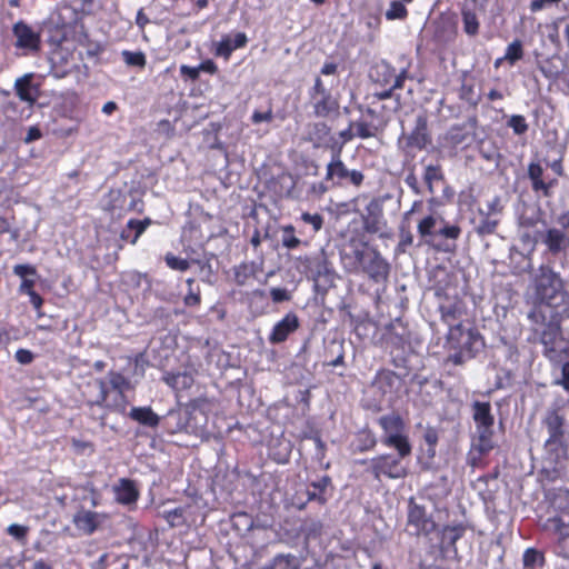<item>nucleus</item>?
I'll return each mask as SVG.
<instances>
[{
  "label": "nucleus",
  "mask_w": 569,
  "mask_h": 569,
  "mask_svg": "<svg viewBox=\"0 0 569 569\" xmlns=\"http://www.w3.org/2000/svg\"><path fill=\"white\" fill-rule=\"evenodd\" d=\"M535 306L528 313L530 321H542L543 316L569 319V291L566 280L548 263L539 266L533 278Z\"/></svg>",
  "instance_id": "f257e3e1"
},
{
  "label": "nucleus",
  "mask_w": 569,
  "mask_h": 569,
  "mask_svg": "<svg viewBox=\"0 0 569 569\" xmlns=\"http://www.w3.org/2000/svg\"><path fill=\"white\" fill-rule=\"evenodd\" d=\"M562 320L543 316L542 321H531L535 340L542 345V355L553 363H561L569 359V340L563 337Z\"/></svg>",
  "instance_id": "f03ea898"
},
{
  "label": "nucleus",
  "mask_w": 569,
  "mask_h": 569,
  "mask_svg": "<svg viewBox=\"0 0 569 569\" xmlns=\"http://www.w3.org/2000/svg\"><path fill=\"white\" fill-rule=\"evenodd\" d=\"M128 365L132 370L130 377L117 371L108 372L109 383L111 388L117 391V396L110 403H107V409L119 413H124L127 409L124 392L134 389L137 383L143 378L148 361L143 353H138L133 359H129Z\"/></svg>",
  "instance_id": "7ed1b4c3"
},
{
  "label": "nucleus",
  "mask_w": 569,
  "mask_h": 569,
  "mask_svg": "<svg viewBox=\"0 0 569 569\" xmlns=\"http://www.w3.org/2000/svg\"><path fill=\"white\" fill-rule=\"evenodd\" d=\"M472 419L476 427V436L472 440V450L479 456L488 455L495 447L493 440L495 417L491 405L488 401L476 400L471 403Z\"/></svg>",
  "instance_id": "20e7f679"
},
{
  "label": "nucleus",
  "mask_w": 569,
  "mask_h": 569,
  "mask_svg": "<svg viewBox=\"0 0 569 569\" xmlns=\"http://www.w3.org/2000/svg\"><path fill=\"white\" fill-rule=\"evenodd\" d=\"M448 343L451 348L456 349L449 356V361L456 366H460L467 360L475 358L485 347L483 338L478 330L465 329L461 325L450 329Z\"/></svg>",
  "instance_id": "39448f33"
},
{
  "label": "nucleus",
  "mask_w": 569,
  "mask_h": 569,
  "mask_svg": "<svg viewBox=\"0 0 569 569\" xmlns=\"http://www.w3.org/2000/svg\"><path fill=\"white\" fill-rule=\"evenodd\" d=\"M478 120L476 117H469L462 123H455L439 137V146L448 150L450 156H456L458 151L469 148L476 139V129Z\"/></svg>",
  "instance_id": "423d86ee"
},
{
  "label": "nucleus",
  "mask_w": 569,
  "mask_h": 569,
  "mask_svg": "<svg viewBox=\"0 0 569 569\" xmlns=\"http://www.w3.org/2000/svg\"><path fill=\"white\" fill-rule=\"evenodd\" d=\"M326 182H330L331 187H355L360 188L365 180L362 171L349 169L341 159V146L332 152L330 161L326 167Z\"/></svg>",
  "instance_id": "0eeeda50"
},
{
  "label": "nucleus",
  "mask_w": 569,
  "mask_h": 569,
  "mask_svg": "<svg viewBox=\"0 0 569 569\" xmlns=\"http://www.w3.org/2000/svg\"><path fill=\"white\" fill-rule=\"evenodd\" d=\"M547 429L548 438L545 441V448L549 451H557L565 446V415L561 412L560 405L550 406L541 420Z\"/></svg>",
  "instance_id": "6e6552de"
},
{
  "label": "nucleus",
  "mask_w": 569,
  "mask_h": 569,
  "mask_svg": "<svg viewBox=\"0 0 569 569\" xmlns=\"http://www.w3.org/2000/svg\"><path fill=\"white\" fill-rule=\"evenodd\" d=\"M431 134L428 128V117L419 113L416 117L415 127L410 133H402L398 140L405 153L410 154L413 150H425L431 143Z\"/></svg>",
  "instance_id": "1a4fd4ad"
},
{
  "label": "nucleus",
  "mask_w": 569,
  "mask_h": 569,
  "mask_svg": "<svg viewBox=\"0 0 569 569\" xmlns=\"http://www.w3.org/2000/svg\"><path fill=\"white\" fill-rule=\"evenodd\" d=\"M308 262L316 291L325 295L328 289L335 284L336 272L332 264L329 262L323 250L319 254L308 259Z\"/></svg>",
  "instance_id": "9d476101"
},
{
  "label": "nucleus",
  "mask_w": 569,
  "mask_h": 569,
  "mask_svg": "<svg viewBox=\"0 0 569 569\" xmlns=\"http://www.w3.org/2000/svg\"><path fill=\"white\" fill-rule=\"evenodd\" d=\"M401 460L395 455H380L370 459V468L367 471L371 472L376 480H380L382 476L389 479H401L407 476V469Z\"/></svg>",
  "instance_id": "9b49d317"
},
{
  "label": "nucleus",
  "mask_w": 569,
  "mask_h": 569,
  "mask_svg": "<svg viewBox=\"0 0 569 569\" xmlns=\"http://www.w3.org/2000/svg\"><path fill=\"white\" fill-rule=\"evenodd\" d=\"M407 526L413 529L411 533L415 536L428 537L437 529L432 517L427 513L423 506L416 503L413 498L409 500Z\"/></svg>",
  "instance_id": "f8f14e48"
},
{
  "label": "nucleus",
  "mask_w": 569,
  "mask_h": 569,
  "mask_svg": "<svg viewBox=\"0 0 569 569\" xmlns=\"http://www.w3.org/2000/svg\"><path fill=\"white\" fill-rule=\"evenodd\" d=\"M390 268V263L382 257L377 248L369 249V257L360 266V270L375 283L387 282Z\"/></svg>",
  "instance_id": "ddd939ff"
},
{
  "label": "nucleus",
  "mask_w": 569,
  "mask_h": 569,
  "mask_svg": "<svg viewBox=\"0 0 569 569\" xmlns=\"http://www.w3.org/2000/svg\"><path fill=\"white\" fill-rule=\"evenodd\" d=\"M527 174L531 182V189L537 196L545 198H550L552 196V190L557 186L558 181L555 178L548 179L545 177V169L539 162H530L528 164Z\"/></svg>",
  "instance_id": "4468645a"
},
{
  "label": "nucleus",
  "mask_w": 569,
  "mask_h": 569,
  "mask_svg": "<svg viewBox=\"0 0 569 569\" xmlns=\"http://www.w3.org/2000/svg\"><path fill=\"white\" fill-rule=\"evenodd\" d=\"M16 37V48L24 53H32L40 50V34L23 21L17 22L12 28Z\"/></svg>",
  "instance_id": "2eb2a0df"
},
{
  "label": "nucleus",
  "mask_w": 569,
  "mask_h": 569,
  "mask_svg": "<svg viewBox=\"0 0 569 569\" xmlns=\"http://www.w3.org/2000/svg\"><path fill=\"white\" fill-rule=\"evenodd\" d=\"M36 79L37 76L29 72L17 78L13 86L17 97L29 107H32L37 102L41 93V83L36 81Z\"/></svg>",
  "instance_id": "dca6fc26"
},
{
  "label": "nucleus",
  "mask_w": 569,
  "mask_h": 569,
  "mask_svg": "<svg viewBox=\"0 0 569 569\" xmlns=\"http://www.w3.org/2000/svg\"><path fill=\"white\" fill-rule=\"evenodd\" d=\"M362 223L363 229L371 234L378 233L386 226L382 198L376 197L369 201L362 214Z\"/></svg>",
  "instance_id": "f3484780"
},
{
  "label": "nucleus",
  "mask_w": 569,
  "mask_h": 569,
  "mask_svg": "<svg viewBox=\"0 0 569 569\" xmlns=\"http://www.w3.org/2000/svg\"><path fill=\"white\" fill-rule=\"evenodd\" d=\"M109 389L104 380L94 378L87 382L83 389V396L87 398V405L91 408H107Z\"/></svg>",
  "instance_id": "a211bd4d"
},
{
  "label": "nucleus",
  "mask_w": 569,
  "mask_h": 569,
  "mask_svg": "<svg viewBox=\"0 0 569 569\" xmlns=\"http://www.w3.org/2000/svg\"><path fill=\"white\" fill-rule=\"evenodd\" d=\"M299 326L300 322L298 316L293 312H288L273 326L268 337L269 342L272 345L284 342L288 337L299 328Z\"/></svg>",
  "instance_id": "6ab92c4d"
},
{
  "label": "nucleus",
  "mask_w": 569,
  "mask_h": 569,
  "mask_svg": "<svg viewBox=\"0 0 569 569\" xmlns=\"http://www.w3.org/2000/svg\"><path fill=\"white\" fill-rule=\"evenodd\" d=\"M535 251V243L528 249L527 252L519 250L517 247H511L509 250V268L515 276H521L530 272L533 269L532 253Z\"/></svg>",
  "instance_id": "aec40b11"
},
{
  "label": "nucleus",
  "mask_w": 569,
  "mask_h": 569,
  "mask_svg": "<svg viewBox=\"0 0 569 569\" xmlns=\"http://www.w3.org/2000/svg\"><path fill=\"white\" fill-rule=\"evenodd\" d=\"M541 242L552 256H558L568 248L569 237L559 228H549L540 233Z\"/></svg>",
  "instance_id": "412c9836"
},
{
  "label": "nucleus",
  "mask_w": 569,
  "mask_h": 569,
  "mask_svg": "<svg viewBox=\"0 0 569 569\" xmlns=\"http://www.w3.org/2000/svg\"><path fill=\"white\" fill-rule=\"evenodd\" d=\"M114 499L121 505L136 503L139 498V490L133 480L128 478H120L113 486Z\"/></svg>",
  "instance_id": "4be33fe9"
},
{
  "label": "nucleus",
  "mask_w": 569,
  "mask_h": 569,
  "mask_svg": "<svg viewBox=\"0 0 569 569\" xmlns=\"http://www.w3.org/2000/svg\"><path fill=\"white\" fill-rule=\"evenodd\" d=\"M102 516L91 510H80L73 516L74 526L86 535H92L100 526Z\"/></svg>",
  "instance_id": "5701e85b"
},
{
  "label": "nucleus",
  "mask_w": 569,
  "mask_h": 569,
  "mask_svg": "<svg viewBox=\"0 0 569 569\" xmlns=\"http://www.w3.org/2000/svg\"><path fill=\"white\" fill-rule=\"evenodd\" d=\"M473 230L479 237L493 234L498 228L500 219L485 213V209H478V218L473 219Z\"/></svg>",
  "instance_id": "b1692460"
},
{
  "label": "nucleus",
  "mask_w": 569,
  "mask_h": 569,
  "mask_svg": "<svg viewBox=\"0 0 569 569\" xmlns=\"http://www.w3.org/2000/svg\"><path fill=\"white\" fill-rule=\"evenodd\" d=\"M313 113L318 118H328L339 110V102L331 93L311 98Z\"/></svg>",
  "instance_id": "393cba45"
},
{
  "label": "nucleus",
  "mask_w": 569,
  "mask_h": 569,
  "mask_svg": "<svg viewBox=\"0 0 569 569\" xmlns=\"http://www.w3.org/2000/svg\"><path fill=\"white\" fill-rule=\"evenodd\" d=\"M466 530L467 526L462 522L443 526L440 530L441 543L445 545L447 549H452L456 552L457 541L463 537Z\"/></svg>",
  "instance_id": "a878e982"
},
{
  "label": "nucleus",
  "mask_w": 569,
  "mask_h": 569,
  "mask_svg": "<svg viewBox=\"0 0 569 569\" xmlns=\"http://www.w3.org/2000/svg\"><path fill=\"white\" fill-rule=\"evenodd\" d=\"M150 223L151 220L149 218L143 220L130 219L120 233L121 240L136 244L139 237L146 231Z\"/></svg>",
  "instance_id": "bb28decb"
},
{
  "label": "nucleus",
  "mask_w": 569,
  "mask_h": 569,
  "mask_svg": "<svg viewBox=\"0 0 569 569\" xmlns=\"http://www.w3.org/2000/svg\"><path fill=\"white\" fill-rule=\"evenodd\" d=\"M381 442L386 447L396 449L397 455L395 456L400 459H403L411 455L412 447L409 442L408 436L405 435V432L395 436L382 437Z\"/></svg>",
  "instance_id": "cd10ccee"
},
{
  "label": "nucleus",
  "mask_w": 569,
  "mask_h": 569,
  "mask_svg": "<svg viewBox=\"0 0 569 569\" xmlns=\"http://www.w3.org/2000/svg\"><path fill=\"white\" fill-rule=\"evenodd\" d=\"M329 486H331V478L329 476H322L320 479L311 481L307 490L308 500L325 505L328 501L326 491Z\"/></svg>",
  "instance_id": "c85d7f7f"
},
{
  "label": "nucleus",
  "mask_w": 569,
  "mask_h": 569,
  "mask_svg": "<svg viewBox=\"0 0 569 569\" xmlns=\"http://www.w3.org/2000/svg\"><path fill=\"white\" fill-rule=\"evenodd\" d=\"M440 218L441 217L437 214H428L418 222L417 231L426 243H430V241L436 238L437 226L440 223Z\"/></svg>",
  "instance_id": "c756f323"
},
{
  "label": "nucleus",
  "mask_w": 569,
  "mask_h": 569,
  "mask_svg": "<svg viewBox=\"0 0 569 569\" xmlns=\"http://www.w3.org/2000/svg\"><path fill=\"white\" fill-rule=\"evenodd\" d=\"M378 423L383 430L382 437L395 436L405 432L403 419L398 413L381 416Z\"/></svg>",
  "instance_id": "7c9ffc66"
},
{
  "label": "nucleus",
  "mask_w": 569,
  "mask_h": 569,
  "mask_svg": "<svg viewBox=\"0 0 569 569\" xmlns=\"http://www.w3.org/2000/svg\"><path fill=\"white\" fill-rule=\"evenodd\" d=\"M162 380L173 390L182 391L191 388L194 380L191 373L183 372H166Z\"/></svg>",
  "instance_id": "2f4dec72"
},
{
  "label": "nucleus",
  "mask_w": 569,
  "mask_h": 569,
  "mask_svg": "<svg viewBox=\"0 0 569 569\" xmlns=\"http://www.w3.org/2000/svg\"><path fill=\"white\" fill-rule=\"evenodd\" d=\"M129 417L146 427L154 428L159 425L160 418L150 407H133Z\"/></svg>",
  "instance_id": "473e14b6"
},
{
  "label": "nucleus",
  "mask_w": 569,
  "mask_h": 569,
  "mask_svg": "<svg viewBox=\"0 0 569 569\" xmlns=\"http://www.w3.org/2000/svg\"><path fill=\"white\" fill-rule=\"evenodd\" d=\"M331 129L325 122H317L310 126L309 139L315 147L328 146L333 138L330 136Z\"/></svg>",
  "instance_id": "72a5a7b5"
},
{
  "label": "nucleus",
  "mask_w": 569,
  "mask_h": 569,
  "mask_svg": "<svg viewBox=\"0 0 569 569\" xmlns=\"http://www.w3.org/2000/svg\"><path fill=\"white\" fill-rule=\"evenodd\" d=\"M345 341L333 339L329 342L326 352L333 358L327 363L330 367L345 366Z\"/></svg>",
  "instance_id": "f704fd0d"
},
{
  "label": "nucleus",
  "mask_w": 569,
  "mask_h": 569,
  "mask_svg": "<svg viewBox=\"0 0 569 569\" xmlns=\"http://www.w3.org/2000/svg\"><path fill=\"white\" fill-rule=\"evenodd\" d=\"M351 128H353L356 136L361 139L376 137L377 132L382 129L380 126L375 124L372 121H367L363 119L351 122Z\"/></svg>",
  "instance_id": "c9c22d12"
},
{
  "label": "nucleus",
  "mask_w": 569,
  "mask_h": 569,
  "mask_svg": "<svg viewBox=\"0 0 569 569\" xmlns=\"http://www.w3.org/2000/svg\"><path fill=\"white\" fill-rule=\"evenodd\" d=\"M300 560L293 555H278L272 563L263 569H299Z\"/></svg>",
  "instance_id": "e433bc0d"
},
{
  "label": "nucleus",
  "mask_w": 569,
  "mask_h": 569,
  "mask_svg": "<svg viewBox=\"0 0 569 569\" xmlns=\"http://www.w3.org/2000/svg\"><path fill=\"white\" fill-rule=\"evenodd\" d=\"M121 58L126 66L130 68L142 70L147 64V58L142 51L122 50Z\"/></svg>",
  "instance_id": "4c0bfd02"
},
{
  "label": "nucleus",
  "mask_w": 569,
  "mask_h": 569,
  "mask_svg": "<svg viewBox=\"0 0 569 569\" xmlns=\"http://www.w3.org/2000/svg\"><path fill=\"white\" fill-rule=\"evenodd\" d=\"M402 0H392L385 16L387 20H405L408 17V10Z\"/></svg>",
  "instance_id": "58836bf2"
},
{
  "label": "nucleus",
  "mask_w": 569,
  "mask_h": 569,
  "mask_svg": "<svg viewBox=\"0 0 569 569\" xmlns=\"http://www.w3.org/2000/svg\"><path fill=\"white\" fill-rule=\"evenodd\" d=\"M186 508L177 507L171 510H164L161 516L168 522L170 528L180 527L186 523L184 518Z\"/></svg>",
  "instance_id": "ea45409f"
},
{
  "label": "nucleus",
  "mask_w": 569,
  "mask_h": 569,
  "mask_svg": "<svg viewBox=\"0 0 569 569\" xmlns=\"http://www.w3.org/2000/svg\"><path fill=\"white\" fill-rule=\"evenodd\" d=\"M440 228H438L436 237L446 240H457L461 234V228L458 224H450L443 218H440Z\"/></svg>",
  "instance_id": "a19ab883"
},
{
  "label": "nucleus",
  "mask_w": 569,
  "mask_h": 569,
  "mask_svg": "<svg viewBox=\"0 0 569 569\" xmlns=\"http://www.w3.org/2000/svg\"><path fill=\"white\" fill-rule=\"evenodd\" d=\"M506 124L516 136L526 134L529 129V124L527 123L526 118L521 114L510 116Z\"/></svg>",
  "instance_id": "79ce46f5"
},
{
  "label": "nucleus",
  "mask_w": 569,
  "mask_h": 569,
  "mask_svg": "<svg viewBox=\"0 0 569 569\" xmlns=\"http://www.w3.org/2000/svg\"><path fill=\"white\" fill-rule=\"evenodd\" d=\"M463 31L469 36H476L479 32V21L477 14L470 10H462Z\"/></svg>",
  "instance_id": "37998d69"
},
{
  "label": "nucleus",
  "mask_w": 569,
  "mask_h": 569,
  "mask_svg": "<svg viewBox=\"0 0 569 569\" xmlns=\"http://www.w3.org/2000/svg\"><path fill=\"white\" fill-rule=\"evenodd\" d=\"M522 562L525 567L533 568L535 566L542 567L545 565V557L542 552L533 548H528L522 556Z\"/></svg>",
  "instance_id": "c03bdc74"
},
{
  "label": "nucleus",
  "mask_w": 569,
  "mask_h": 569,
  "mask_svg": "<svg viewBox=\"0 0 569 569\" xmlns=\"http://www.w3.org/2000/svg\"><path fill=\"white\" fill-rule=\"evenodd\" d=\"M522 43L520 40H515L507 47L503 59L510 64H515L518 60L522 59Z\"/></svg>",
  "instance_id": "a18cd8bd"
},
{
  "label": "nucleus",
  "mask_w": 569,
  "mask_h": 569,
  "mask_svg": "<svg viewBox=\"0 0 569 569\" xmlns=\"http://www.w3.org/2000/svg\"><path fill=\"white\" fill-rule=\"evenodd\" d=\"M234 282L238 286H244L247 281L253 277L254 270L252 266H249L247 263H241L237 267H234Z\"/></svg>",
  "instance_id": "49530a36"
},
{
  "label": "nucleus",
  "mask_w": 569,
  "mask_h": 569,
  "mask_svg": "<svg viewBox=\"0 0 569 569\" xmlns=\"http://www.w3.org/2000/svg\"><path fill=\"white\" fill-rule=\"evenodd\" d=\"M390 355L392 358L393 366L402 370V372H400L401 375L407 376L409 373V360L408 356L405 355V351H399V349L391 350Z\"/></svg>",
  "instance_id": "de8ad7c7"
},
{
  "label": "nucleus",
  "mask_w": 569,
  "mask_h": 569,
  "mask_svg": "<svg viewBox=\"0 0 569 569\" xmlns=\"http://www.w3.org/2000/svg\"><path fill=\"white\" fill-rule=\"evenodd\" d=\"M188 286V293L186 295L183 302L187 307H196L200 305L201 298H200V290L199 288L197 290H193V283L194 280L189 278L186 281Z\"/></svg>",
  "instance_id": "09e8293b"
},
{
  "label": "nucleus",
  "mask_w": 569,
  "mask_h": 569,
  "mask_svg": "<svg viewBox=\"0 0 569 569\" xmlns=\"http://www.w3.org/2000/svg\"><path fill=\"white\" fill-rule=\"evenodd\" d=\"M233 50L232 39L229 36H226L217 43L214 54L229 59Z\"/></svg>",
  "instance_id": "8fccbe9b"
},
{
  "label": "nucleus",
  "mask_w": 569,
  "mask_h": 569,
  "mask_svg": "<svg viewBox=\"0 0 569 569\" xmlns=\"http://www.w3.org/2000/svg\"><path fill=\"white\" fill-rule=\"evenodd\" d=\"M301 243V240L295 236V228L286 226L283 228L282 246L288 249H295Z\"/></svg>",
  "instance_id": "3c124183"
},
{
  "label": "nucleus",
  "mask_w": 569,
  "mask_h": 569,
  "mask_svg": "<svg viewBox=\"0 0 569 569\" xmlns=\"http://www.w3.org/2000/svg\"><path fill=\"white\" fill-rule=\"evenodd\" d=\"M167 266L172 270L186 271L189 269L190 263L188 260L176 257L172 253H167L164 257Z\"/></svg>",
  "instance_id": "603ef678"
},
{
  "label": "nucleus",
  "mask_w": 569,
  "mask_h": 569,
  "mask_svg": "<svg viewBox=\"0 0 569 569\" xmlns=\"http://www.w3.org/2000/svg\"><path fill=\"white\" fill-rule=\"evenodd\" d=\"M423 180L425 182H435L443 180L441 167L438 164H428L425 168Z\"/></svg>",
  "instance_id": "864d4df0"
},
{
  "label": "nucleus",
  "mask_w": 569,
  "mask_h": 569,
  "mask_svg": "<svg viewBox=\"0 0 569 569\" xmlns=\"http://www.w3.org/2000/svg\"><path fill=\"white\" fill-rule=\"evenodd\" d=\"M403 377L405 376L401 375L400 372L397 373V372H393V371H390V370H385V371H381L379 373V381L383 386L392 387L395 383L400 385Z\"/></svg>",
  "instance_id": "5fc2aeb1"
},
{
  "label": "nucleus",
  "mask_w": 569,
  "mask_h": 569,
  "mask_svg": "<svg viewBox=\"0 0 569 569\" xmlns=\"http://www.w3.org/2000/svg\"><path fill=\"white\" fill-rule=\"evenodd\" d=\"M566 537L567 533H560V537L553 547V552L560 558L569 559V543Z\"/></svg>",
  "instance_id": "6e6d98bb"
},
{
  "label": "nucleus",
  "mask_w": 569,
  "mask_h": 569,
  "mask_svg": "<svg viewBox=\"0 0 569 569\" xmlns=\"http://www.w3.org/2000/svg\"><path fill=\"white\" fill-rule=\"evenodd\" d=\"M301 220L306 223L311 224L315 232H318L323 224V218L319 213L303 212L301 214Z\"/></svg>",
  "instance_id": "4d7b16f0"
},
{
  "label": "nucleus",
  "mask_w": 569,
  "mask_h": 569,
  "mask_svg": "<svg viewBox=\"0 0 569 569\" xmlns=\"http://www.w3.org/2000/svg\"><path fill=\"white\" fill-rule=\"evenodd\" d=\"M438 431L433 427H427L423 433V440L430 447L428 450L431 456L435 455V447L438 443Z\"/></svg>",
  "instance_id": "13d9d810"
},
{
  "label": "nucleus",
  "mask_w": 569,
  "mask_h": 569,
  "mask_svg": "<svg viewBox=\"0 0 569 569\" xmlns=\"http://www.w3.org/2000/svg\"><path fill=\"white\" fill-rule=\"evenodd\" d=\"M399 238L400 240L397 246V251L403 253L406 252L407 248L413 243V236L409 230H405L403 228H401Z\"/></svg>",
  "instance_id": "bf43d9fd"
},
{
  "label": "nucleus",
  "mask_w": 569,
  "mask_h": 569,
  "mask_svg": "<svg viewBox=\"0 0 569 569\" xmlns=\"http://www.w3.org/2000/svg\"><path fill=\"white\" fill-rule=\"evenodd\" d=\"M118 557L111 553H102L97 561L91 565V569H107L111 563H116Z\"/></svg>",
  "instance_id": "052dcab7"
},
{
  "label": "nucleus",
  "mask_w": 569,
  "mask_h": 569,
  "mask_svg": "<svg viewBox=\"0 0 569 569\" xmlns=\"http://www.w3.org/2000/svg\"><path fill=\"white\" fill-rule=\"evenodd\" d=\"M502 209L500 197L495 196L487 202L485 213L498 217L502 212Z\"/></svg>",
  "instance_id": "680f3d73"
},
{
  "label": "nucleus",
  "mask_w": 569,
  "mask_h": 569,
  "mask_svg": "<svg viewBox=\"0 0 569 569\" xmlns=\"http://www.w3.org/2000/svg\"><path fill=\"white\" fill-rule=\"evenodd\" d=\"M13 273L21 279H28V276H37V269L31 264H16L13 267Z\"/></svg>",
  "instance_id": "e2e57ef3"
},
{
  "label": "nucleus",
  "mask_w": 569,
  "mask_h": 569,
  "mask_svg": "<svg viewBox=\"0 0 569 569\" xmlns=\"http://www.w3.org/2000/svg\"><path fill=\"white\" fill-rule=\"evenodd\" d=\"M561 377L555 381L556 385L561 386L566 391H569V359L562 361Z\"/></svg>",
  "instance_id": "0e129e2a"
},
{
  "label": "nucleus",
  "mask_w": 569,
  "mask_h": 569,
  "mask_svg": "<svg viewBox=\"0 0 569 569\" xmlns=\"http://www.w3.org/2000/svg\"><path fill=\"white\" fill-rule=\"evenodd\" d=\"M270 297L276 303L289 301L291 299L289 291L284 288H272L270 290Z\"/></svg>",
  "instance_id": "69168bd1"
},
{
  "label": "nucleus",
  "mask_w": 569,
  "mask_h": 569,
  "mask_svg": "<svg viewBox=\"0 0 569 569\" xmlns=\"http://www.w3.org/2000/svg\"><path fill=\"white\" fill-rule=\"evenodd\" d=\"M7 532L18 540L26 538L28 528L18 523H12L8 527Z\"/></svg>",
  "instance_id": "338daca9"
},
{
  "label": "nucleus",
  "mask_w": 569,
  "mask_h": 569,
  "mask_svg": "<svg viewBox=\"0 0 569 569\" xmlns=\"http://www.w3.org/2000/svg\"><path fill=\"white\" fill-rule=\"evenodd\" d=\"M330 182H326L323 179L322 181L315 182L310 187V193L317 197L323 196L326 192H328L331 189Z\"/></svg>",
  "instance_id": "774afa93"
}]
</instances>
